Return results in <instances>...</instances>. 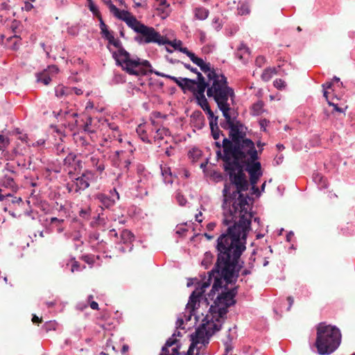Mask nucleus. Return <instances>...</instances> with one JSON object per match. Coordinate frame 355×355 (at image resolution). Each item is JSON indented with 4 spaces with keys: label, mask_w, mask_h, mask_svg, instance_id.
Listing matches in <instances>:
<instances>
[{
    "label": "nucleus",
    "mask_w": 355,
    "mask_h": 355,
    "mask_svg": "<svg viewBox=\"0 0 355 355\" xmlns=\"http://www.w3.org/2000/svg\"><path fill=\"white\" fill-rule=\"evenodd\" d=\"M225 232L216 240L217 258L214 267L208 272V278L204 282L209 285L214 279L209 297L212 298L216 292L223 288L224 282L234 285L243 267L244 261H240L241 256L246 250V240L251 230V223H232L227 225Z\"/></svg>",
    "instance_id": "1"
},
{
    "label": "nucleus",
    "mask_w": 355,
    "mask_h": 355,
    "mask_svg": "<svg viewBox=\"0 0 355 355\" xmlns=\"http://www.w3.org/2000/svg\"><path fill=\"white\" fill-rule=\"evenodd\" d=\"M224 170L227 173L230 183H225L223 189V223L229 225L232 223H252L253 213L251 211L249 201L252 199L247 191L249 183L243 173L241 165L236 161L224 162Z\"/></svg>",
    "instance_id": "2"
},
{
    "label": "nucleus",
    "mask_w": 355,
    "mask_h": 355,
    "mask_svg": "<svg viewBox=\"0 0 355 355\" xmlns=\"http://www.w3.org/2000/svg\"><path fill=\"white\" fill-rule=\"evenodd\" d=\"M223 151L216 150V157L224 162H232L248 159H258L257 150L254 142L246 138V130H243L239 135L230 139L224 137L223 139Z\"/></svg>",
    "instance_id": "3"
},
{
    "label": "nucleus",
    "mask_w": 355,
    "mask_h": 355,
    "mask_svg": "<svg viewBox=\"0 0 355 355\" xmlns=\"http://www.w3.org/2000/svg\"><path fill=\"white\" fill-rule=\"evenodd\" d=\"M227 284L223 285L225 291L218 295L209 308V314L202 320L200 324H205L204 328L207 331H214V334L221 329L225 322L227 309L236 303L234 297L237 293V286L228 290Z\"/></svg>",
    "instance_id": "4"
},
{
    "label": "nucleus",
    "mask_w": 355,
    "mask_h": 355,
    "mask_svg": "<svg viewBox=\"0 0 355 355\" xmlns=\"http://www.w3.org/2000/svg\"><path fill=\"white\" fill-rule=\"evenodd\" d=\"M205 324H200L195 332L190 335L191 345L186 353L179 352L180 346L178 345V340L173 338L167 339L162 347L159 355H200L205 353V349L209 343L210 338L214 335V331H207L204 328Z\"/></svg>",
    "instance_id": "5"
},
{
    "label": "nucleus",
    "mask_w": 355,
    "mask_h": 355,
    "mask_svg": "<svg viewBox=\"0 0 355 355\" xmlns=\"http://www.w3.org/2000/svg\"><path fill=\"white\" fill-rule=\"evenodd\" d=\"M109 44H112L118 49L116 51H112V57L116 64L121 66L123 70L130 75L144 76L151 67L150 63L146 60H141L137 56L131 58L130 54L123 47L121 42L119 39L110 40Z\"/></svg>",
    "instance_id": "6"
},
{
    "label": "nucleus",
    "mask_w": 355,
    "mask_h": 355,
    "mask_svg": "<svg viewBox=\"0 0 355 355\" xmlns=\"http://www.w3.org/2000/svg\"><path fill=\"white\" fill-rule=\"evenodd\" d=\"M341 333L335 326L320 322L317 326L315 347L321 355L333 353L340 345Z\"/></svg>",
    "instance_id": "7"
},
{
    "label": "nucleus",
    "mask_w": 355,
    "mask_h": 355,
    "mask_svg": "<svg viewBox=\"0 0 355 355\" xmlns=\"http://www.w3.org/2000/svg\"><path fill=\"white\" fill-rule=\"evenodd\" d=\"M234 97V92H227L221 95L213 97L217 104L218 109L222 112L225 118L223 121L220 123V127L224 130H229L230 139L239 135L243 130H247V128L240 121L232 118L230 111L231 110L230 104L228 103L229 98Z\"/></svg>",
    "instance_id": "8"
},
{
    "label": "nucleus",
    "mask_w": 355,
    "mask_h": 355,
    "mask_svg": "<svg viewBox=\"0 0 355 355\" xmlns=\"http://www.w3.org/2000/svg\"><path fill=\"white\" fill-rule=\"evenodd\" d=\"M200 69L205 73L211 83L207 90V95L209 98H213L225 93L232 92L234 90L228 86L227 78L223 73H218L211 67L210 63L205 62Z\"/></svg>",
    "instance_id": "9"
},
{
    "label": "nucleus",
    "mask_w": 355,
    "mask_h": 355,
    "mask_svg": "<svg viewBox=\"0 0 355 355\" xmlns=\"http://www.w3.org/2000/svg\"><path fill=\"white\" fill-rule=\"evenodd\" d=\"M68 175L70 181L66 184V189L71 193H80L89 187L91 182L96 180V173L89 169L85 170L78 177H76L71 170L69 171Z\"/></svg>",
    "instance_id": "10"
},
{
    "label": "nucleus",
    "mask_w": 355,
    "mask_h": 355,
    "mask_svg": "<svg viewBox=\"0 0 355 355\" xmlns=\"http://www.w3.org/2000/svg\"><path fill=\"white\" fill-rule=\"evenodd\" d=\"M193 280L197 282L196 288L189 297V302L185 308V311L181 315L182 317H183L184 320H185L186 321L191 320L192 316L194 315L196 304L199 302V298L205 293V288L209 286V282L202 281L201 282L196 278L193 279Z\"/></svg>",
    "instance_id": "11"
},
{
    "label": "nucleus",
    "mask_w": 355,
    "mask_h": 355,
    "mask_svg": "<svg viewBox=\"0 0 355 355\" xmlns=\"http://www.w3.org/2000/svg\"><path fill=\"white\" fill-rule=\"evenodd\" d=\"M139 35L135 37V40L139 44L155 43L159 45L171 44V41L156 31L153 27L148 26L144 24L139 33Z\"/></svg>",
    "instance_id": "12"
},
{
    "label": "nucleus",
    "mask_w": 355,
    "mask_h": 355,
    "mask_svg": "<svg viewBox=\"0 0 355 355\" xmlns=\"http://www.w3.org/2000/svg\"><path fill=\"white\" fill-rule=\"evenodd\" d=\"M13 175H2L0 177V201H3L16 193L19 187Z\"/></svg>",
    "instance_id": "13"
},
{
    "label": "nucleus",
    "mask_w": 355,
    "mask_h": 355,
    "mask_svg": "<svg viewBox=\"0 0 355 355\" xmlns=\"http://www.w3.org/2000/svg\"><path fill=\"white\" fill-rule=\"evenodd\" d=\"M95 199L97 200L100 207L103 209H111L116 203V200H119V193L116 189L110 190V195L103 193H98L95 195Z\"/></svg>",
    "instance_id": "14"
},
{
    "label": "nucleus",
    "mask_w": 355,
    "mask_h": 355,
    "mask_svg": "<svg viewBox=\"0 0 355 355\" xmlns=\"http://www.w3.org/2000/svg\"><path fill=\"white\" fill-rule=\"evenodd\" d=\"M133 159V150L130 149L128 151L125 150H116L114 154V161L118 166L123 169L124 171L128 172L130 166Z\"/></svg>",
    "instance_id": "15"
},
{
    "label": "nucleus",
    "mask_w": 355,
    "mask_h": 355,
    "mask_svg": "<svg viewBox=\"0 0 355 355\" xmlns=\"http://www.w3.org/2000/svg\"><path fill=\"white\" fill-rule=\"evenodd\" d=\"M120 243L116 246V248L121 252L124 253L130 252L132 250L134 241V234L128 230H123L120 235Z\"/></svg>",
    "instance_id": "16"
},
{
    "label": "nucleus",
    "mask_w": 355,
    "mask_h": 355,
    "mask_svg": "<svg viewBox=\"0 0 355 355\" xmlns=\"http://www.w3.org/2000/svg\"><path fill=\"white\" fill-rule=\"evenodd\" d=\"M153 175L150 173H145L143 175L138 176L137 182L135 188L140 196L148 195L147 189L152 181Z\"/></svg>",
    "instance_id": "17"
},
{
    "label": "nucleus",
    "mask_w": 355,
    "mask_h": 355,
    "mask_svg": "<svg viewBox=\"0 0 355 355\" xmlns=\"http://www.w3.org/2000/svg\"><path fill=\"white\" fill-rule=\"evenodd\" d=\"M88 162L90 165L96 168V171L99 174H101L105 168V157L99 154L92 153L89 157Z\"/></svg>",
    "instance_id": "18"
},
{
    "label": "nucleus",
    "mask_w": 355,
    "mask_h": 355,
    "mask_svg": "<svg viewBox=\"0 0 355 355\" xmlns=\"http://www.w3.org/2000/svg\"><path fill=\"white\" fill-rule=\"evenodd\" d=\"M64 166L71 168L74 171H81L83 162L77 159V155L74 153H69L63 160Z\"/></svg>",
    "instance_id": "19"
},
{
    "label": "nucleus",
    "mask_w": 355,
    "mask_h": 355,
    "mask_svg": "<svg viewBox=\"0 0 355 355\" xmlns=\"http://www.w3.org/2000/svg\"><path fill=\"white\" fill-rule=\"evenodd\" d=\"M245 171L249 175H262L261 166L259 162L257 159H248L245 161Z\"/></svg>",
    "instance_id": "20"
},
{
    "label": "nucleus",
    "mask_w": 355,
    "mask_h": 355,
    "mask_svg": "<svg viewBox=\"0 0 355 355\" xmlns=\"http://www.w3.org/2000/svg\"><path fill=\"white\" fill-rule=\"evenodd\" d=\"M123 21H124L126 24L137 33H139L142 27L144 26V24L137 20V18L134 16L123 18Z\"/></svg>",
    "instance_id": "21"
},
{
    "label": "nucleus",
    "mask_w": 355,
    "mask_h": 355,
    "mask_svg": "<svg viewBox=\"0 0 355 355\" xmlns=\"http://www.w3.org/2000/svg\"><path fill=\"white\" fill-rule=\"evenodd\" d=\"M234 54L236 58L241 62H245L250 54L249 48L243 43H241L237 48Z\"/></svg>",
    "instance_id": "22"
},
{
    "label": "nucleus",
    "mask_w": 355,
    "mask_h": 355,
    "mask_svg": "<svg viewBox=\"0 0 355 355\" xmlns=\"http://www.w3.org/2000/svg\"><path fill=\"white\" fill-rule=\"evenodd\" d=\"M178 83L177 84L182 90L187 89L189 91L194 90V85L196 83V80L190 79L188 78H178Z\"/></svg>",
    "instance_id": "23"
},
{
    "label": "nucleus",
    "mask_w": 355,
    "mask_h": 355,
    "mask_svg": "<svg viewBox=\"0 0 355 355\" xmlns=\"http://www.w3.org/2000/svg\"><path fill=\"white\" fill-rule=\"evenodd\" d=\"M73 94V89L70 87H65L62 85H59L55 87V95L58 98L68 97Z\"/></svg>",
    "instance_id": "24"
},
{
    "label": "nucleus",
    "mask_w": 355,
    "mask_h": 355,
    "mask_svg": "<svg viewBox=\"0 0 355 355\" xmlns=\"http://www.w3.org/2000/svg\"><path fill=\"white\" fill-rule=\"evenodd\" d=\"M157 2L156 9L161 12L163 15L162 17L165 18L170 13V5L167 3L166 0H155Z\"/></svg>",
    "instance_id": "25"
},
{
    "label": "nucleus",
    "mask_w": 355,
    "mask_h": 355,
    "mask_svg": "<svg viewBox=\"0 0 355 355\" xmlns=\"http://www.w3.org/2000/svg\"><path fill=\"white\" fill-rule=\"evenodd\" d=\"M161 173L163 177V181L165 184H171L173 182V175L171 168L164 165L160 166Z\"/></svg>",
    "instance_id": "26"
},
{
    "label": "nucleus",
    "mask_w": 355,
    "mask_h": 355,
    "mask_svg": "<svg viewBox=\"0 0 355 355\" xmlns=\"http://www.w3.org/2000/svg\"><path fill=\"white\" fill-rule=\"evenodd\" d=\"M99 27L101 29V34L102 37L107 40L108 42L112 40H113L114 35L113 33L109 31L107 26L105 24L103 19H101V23H99Z\"/></svg>",
    "instance_id": "27"
},
{
    "label": "nucleus",
    "mask_w": 355,
    "mask_h": 355,
    "mask_svg": "<svg viewBox=\"0 0 355 355\" xmlns=\"http://www.w3.org/2000/svg\"><path fill=\"white\" fill-rule=\"evenodd\" d=\"M313 180L320 189H326L328 187L327 179L319 173H314L313 174Z\"/></svg>",
    "instance_id": "28"
},
{
    "label": "nucleus",
    "mask_w": 355,
    "mask_h": 355,
    "mask_svg": "<svg viewBox=\"0 0 355 355\" xmlns=\"http://www.w3.org/2000/svg\"><path fill=\"white\" fill-rule=\"evenodd\" d=\"M214 123L210 121L209 126L211 130V134L214 139L217 140L219 139L220 135L224 136L223 132L219 129L218 125V122L216 121V119L214 120Z\"/></svg>",
    "instance_id": "29"
},
{
    "label": "nucleus",
    "mask_w": 355,
    "mask_h": 355,
    "mask_svg": "<svg viewBox=\"0 0 355 355\" xmlns=\"http://www.w3.org/2000/svg\"><path fill=\"white\" fill-rule=\"evenodd\" d=\"M37 82L42 83L44 85H48L51 81V78L50 77L49 72L46 70L41 73H38L36 74Z\"/></svg>",
    "instance_id": "30"
},
{
    "label": "nucleus",
    "mask_w": 355,
    "mask_h": 355,
    "mask_svg": "<svg viewBox=\"0 0 355 355\" xmlns=\"http://www.w3.org/2000/svg\"><path fill=\"white\" fill-rule=\"evenodd\" d=\"M192 117L195 119V126L199 129H201L205 125V116L200 111L195 112Z\"/></svg>",
    "instance_id": "31"
},
{
    "label": "nucleus",
    "mask_w": 355,
    "mask_h": 355,
    "mask_svg": "<svg viewBox=\"0 0 355 355\" xmlns=\"http://www.w3.org/2000/svg\"><path fill=\"white\" fill-rule=\"evenodd\" d=\"M194 13L196 19L205 20L208 17L209 12L207 8L200 7L195 9Z\"/></svg>",
    "instance_id": "32"
},
{
    "label": "nucleus",
    "mask_w": 355,
    "mask_h": 355,
    "mask_svg": "<svg viewBox=\"0 0 355 355\" xmlns=\"http://www.w3.org/2000/svg\"><path fill=\"white\" fill-rule=\"evenodd\" d=\"M197 85V89L194 87V90L191 91L193 94V96L195 98L205 96V92L206 89H207L208 87L210 86V84H196Z\"/></svg>",
    "instance_id": "33"
},
{
    "label": "nucleus",
    "mask_w": 355,
    "mask_h": 355,
    "mask_svg": "<svg viewBox=\"0 0 355 355\" xmlns=\"http://www.w3.org/2000/svg\"><path fill=\"white\" fill-rule=\"evenodd\" d=\"M3 175L7 174L8 175H13L17 178L18 173L15 171V166L10 163H6L2 170Z\"/></svg>",
    "instance_id": "34"
},
{
    "label": "nucleus",
    "mask_w": 355,
    "mask_h": 355,
    "mask_svg": "<svg viewBox=\"0 0 355 355\" xmlns=\"http://www.w3.org/2000/svg\"><path fill=\"white\" fill-rule=\"evenodd\" d=\"M276 73L277 70L275 68H267L263 71L261 74V79L265 82H268L272 78L273 74Z\"/></svg>",
    "instance_id": "35"
},
{
    "label": "nucleus",
    "mask_w": 355,
    "mask_h": 355,
    "mask_svg": "<svg viewBox=\"0 0 355 355\" xmlns=\"http://www.w3.org/2000/svg\"><path fill=\"white\" fill-rule=\"evenodd\" d=\"M214 259V256L211 252H206L204 254V258L201 263L207 269L211 266Z\"/></svg>",
    "instance_id": "36"
},
{
    "label": "nucleus",
    "mask_w": 355,
    "mask_h": 355,
    "mask_svg": "<svg viewBox=\"0 0 355 355\" xmlns=\"http://www.w3.org/2000/svg\"><path fill=\"white\" fill-rule=\"evenodd\" d=\"M237 10L239 14L241 15H248L250 13L249 5L245 1H239Z\"/></svg>",
    "instance_id": "37"
},
{
    "label": "nucleus",
    "mask_w": 355,
    "mask_h": 355,
    "mask_svg": "<svg viewBox=\"0 0 355 355\" xmlns=\"http://www.w3.org/2000/svg\"><path fill=\"white\" fill-rule=\"evenodd\" d=\"M45 171L46 173L50 175L52 172L55 173H59L61 172V166L59 164H55V163L49 164L45 167Z\"/></svg>",
    "instance_id": "38"
},
{
    "label": "nucleus",
    "mask_w": 355,
    "mask_h": 355,
    "mask_svg": "<svg viewBox=\"0 0 355 355\" xmlns=\"http://www.w3.org/2000/svg\"><path fill=\"white\" fill-rule=\"evenodd\" d=\"M53 114L57 119H58L59 117L61 118L62 116L69 118V117H76L78 116V114L76 112H71L69 111H62V110H60L58 112L53 111Z\"/></svg>",
    "instance_id": "39"
},
{
    "label": "nucleus",
    "mask_w": 355,
    "mask_h": 355,
    "mask_svg": "<svg viewBox=\"0 0 355 355\" xmlns=\"http://www.w3.org/2000/svg\"><path fill=\"white\" fill-rule=\"evenodd\" d=\"M137 132L139 135V136L140 137L141 139L144 142L147 143V144L151 143L146 135V131L144 130V129L143 128V127L141 125L138 126V128H137Z\"/></svg>",
    "instance_id": "40"
},
{
    "label": "nucleus",
    "mask_w": 355,
    "mask_h": 355,
    "mask_svg": "<svg viewBox=\"0 0 355 355\" xmlns=\"http://www.w3.org/2000/svg\"><path fill=\"white\" fill-rule=\"evenodd\" d=\"M88 8L92 14L98 18L99 23H101V19L103 18L98 7L92 2L88 4Z\"/></svg>",
    "instance_id": "41"
},
{
    "label": "nucleus",
    "mask_w": 355,
    "mask_h": 355,
    "mask_svg": "<svg viewBox=\"0 0 355 355\" xmlns=\"http://www.w3.org/2000/svg\"><path fill=\"white\" fill-rule=\"evenodd\" d=\"M195 98L196 100L198 105L199 106H200V107L203 110L208 109V107H209V105L208 103V101H207L205 96H199V97H197Z\"/></svg>",
    "instance_id": "42"
},
{
    "label": "nucleus",
    "mask_w": 355,
    "mask_h": 355,
    "mask_svg": "<svg viewBox=\"0 0 355 355\" xmlns=\"http://www.w3.org/2000/svg\"><path fill=\"white\" fill-rule=\"evenodd\" d=\"M99 256H94L93 254H85L82 256V259L89 265L93 266L96 259H98Z\"/></svg>",
    "instance_id": "43"
},
{
    "label": "nucleus",
    "mask_w": 355,
    "mask_h": 355,
    "mask_svg": "<svg viewBox=\"0 0 355 355\" xmlns=\"http://www.w3.org/2000/svg\"><path fill=\"white\" fill-rule=\"evenodd\" d=\"M169 133H170V132L168 128H158L156 130L157 135L155 137V138L162 140L164 139V136L169 135Z\"/></svg>",
    "instance_id": "44"
},
{
    "label": "nucleus",
    "mask_w": 355,
    "mask_h": 355,
    "mask_svg": "<svg viewBox=\"0 0 355 355\" xmlns=\"http://www.w3.org/2000/svg\"><path fill=\"white\" fill-rule=\"evenodd\" d=\"M175 199L180 206H184L187 202V200L185 198V197L180 191H176Z\"/></svg>",
    "instance_id": "45"
},
{
    "label": "nucleus",
    "mask_w": 355,
    "mask_h": 355,
    "mask_svg": "<svg viewBox=\"0 0 355 355\" xmlns=\"http://www.w3.org/2000/svg\"><path fill=\"white\" fill-rule=\"evenodd\" d=\"M212 27L217 31H220L223 27L222 21L219 17H214L211 22Z\"/></svg>",
    "instance_id": "46"
},
{
    "label": "nucleus",
    "mask_w": 355,
    "mask_h": 355,
    "mask_svg": "<svg viewBox=\"0 0 355 355\" xmlns=\"http://www.w3.org/2000/svg\"><path fill=\"white\" fill-rule=\"evenodd\" d=\"M135 8H142L145 10L148 9V3L146 0H132Z\"/></svg>",
    "instance_id": "47"
},
{
    "label": "nucleus",
    "mask_w": 355,
    "mask_h": 355,
    "mask_svg": "<svg viewBox=\"0 0 355 355\" xmlns=\"http://www.w3.org/2000/svg\"><path fill=\"white\" fill-rule=\"evenodd\" d=\"M57 327V323L55 321H49L46 322L43 328L45 329L46 331H49L51 330H55Z\"/></svg>",
    "instance_id": "48"
},
{
    "label": "nucleus",
    "mask_w": 355,
    "mask_h": 355,
    "mask_svg": "<svg viewBox=\"0 0 355 355\" xmlns=\"http://www.w3.org/2000/svg\"><path fill=\"white\" fill-rule=\"evenodd\" d=\"M90 215H91L90 208L82 209L79 211V216L85 220H89L90 218Z\"/></svg>",
    "instance_id": "49"
},
{
    "label": "nucleus",
    "mask_w": 355,
    "mask_h": 355,
    "mask_svg": "<svg viewBox=\"0 0 355 355\" xmlns=\"http://www.w3.org/2000/svg\"><path fill=\"white\" fill-rule=\"evenodd\" d=\"M109 8L110 11L116 17L118 14H121V10L112 3L111 0H109Z\"/></svg>",
    "instance_id": "50"
},
{
    "label": "nucleus",
    "mask_w": 355,
    "mask_h": 355,
    "mask_svg": "<svg viewBox=\"0 0 355 355\" xmlns=\"http://www.w3.org/2000/svg\"><path fill=\"white\" fill-rule=\"evenodd\" d=\"M9 144V140L7 137L0 135V150L4 149Z\"/></svg>",
    "instance_id": "51"
},
{
    "label": "nucleus",
    "mask_w": 355,
    "mask_h": 355,
    "mask_svg": "<svg viewBox=\"0 0 355 355\" xmlns=\"http://www.w3.org/2000/svg\"><path fill=\"white\" fill-rule=\"evenodd\" d=\"M207 114L208 115V119L210 121L214 122V120L216 119V121L218 122V116H216L212 112V110L210 109V107H208V109H206L204 110Z\"/></svg>",
    "instance_id": "52"
},
{
    "label": "nucleus",
    "mask_w": 355,
    "mask_h": 355,
    "mask_svg": "<svg viewBox=\"0 0 355 355\" xmlns=\"http://www.w3.org/2000/svg\"><path fill=\"white\" fill-rule=\"evenodd\" d=\"M273 85L278 89H282L286 87L285 82L282 79H276L273 82Z\"/></svg>",
    "instance_id": "53"
},
{
    "label": "nucleus",
    "mask_w": 355,
    "mask_h": 355,
    "mask_svg": "<svg viewBox=\"0 0 355 355\" xmlns=\"http://www.w3.org/2000/svg\"><path fill=\"white\" fill-rule=\"evenodd\" d=\"M196 74H197V80L196 84H210L209 80L208 82L205 81L204 76L202 75L200 72L198 71V72L196 73Z\"/></svg>",
    "instance_id": "54"
},
{
    "label": "nucleus",
    "mask_w": 355,
    "mask_h": 355,
    "mask_svg": "<svg viewBox=\"0 0 355 355\" xmlns=\"http://www.w3.org/2000/svg\"><path fill=\"white\" fill-rule=\"evenodd\" d=\"M261 176V175H259V174L258 175H250V182L251 185L253 186L254 187H255V184H257V182Z\"/></svg>",
    "instance_id": "55"
},
{
    "label": "nucleus",
    "mask_w": 355,
    "mask_h": 355,
    "mask_svg": "<svg viewBox=\"0 0 355 355\" xmlns=\"http://www.w3.org/2000/svg\"><path fill=\"white\" fill-rule=\"evenodd\" d=\"M261 107H262L261 103H254L252 106L254 114L259 115L260 113V110L261 109Z\"/></svg>",
    "instance_id": "56"
},
{
    "label": "nucleus",
    "mask_w": 355,
    "mask_h": 355,
    "mask_svg": "<svg viewBox=\"0 0 355 355\" xmlns=\"http://www.w3.org/2000/svg\"><path fill=\"white\" fill-rule=\"evenodd\" d=\"M184 318L183 317H182V315H180L178 319H177V321H176V323H175V325H176V329H184V327H182V325L184 324Z\"/></svg>",
    "instance_id": "57"
},
{
    "label": "nucleus",
    "mask_w": 355,
    "mask_h": 355,
    "mask_svg": "<svg viewBox=\"0 0 355 355\" xmlns=\"http://www.w3.org/2000/svg\"><path fill=\"white\" fill-rule=\"evenodd\" d=\"M265 62H266V59L262 55H259L258 57H257V58L255 60L256 65L258 66L259 67H262V65L264 64Z\"/></svg>",
    "instance_id": "58"
},
{
    "label": "nucleus",
    "mask_w": 355,
    "mask_h": 355,
    "mask_svg": "<svg viewBox=\"0 0 355 355\" xmlns=\"http://www.w3.org/2000/svg\"><path fill=\"white\" fill-rule=\"evenodd\" d=\"M328 104L330 106L333 107V112H340V113H344V110L343 108L339 107L337 104L334 103H332L331 101H328Z\"/></svg>",
    "instance_id": "59"
},
{
    "label": "nucleus",
    "mask_w": 355,
    "mask_h": 355,
    "mask_svg": "<svg viewBox=\"0 0 355 355\" xmlns=\"http://www.w3.org/2000/svg\"><path fill=\"white\" fill-rule=\"evenodd\" d=\"M137 176L143 175L145 173H149L148 171H147L144 166L142 165H138L137 168Z\"/></svg>",
    "instance_id": "60"
},
{
    "label": "nucleus",
    "mask_w": 355,
    "mask_h": 355,
    "mask_svg": "<svg viewBox=\"0 0 355 355\" xmlns=\"http://www.w3.org/2000/svg\"><path fill=\"white\" fill-rule=\"evenodd\" d=\"M130 16L131 15L128 11L121 10V14H118V15L116 17L123 20V18L130 17Z\"/></svg>",
    "instance_id": "61"
},
{
    "label": "nucleus",
    "mask_w": 355,
    "mask_h": 355,
    "mask_svg": "<svg viewBox=\"0 0 355 355\" xmlns=\"http://www.w3.org/2000/svg\"><path fill=\"white\" fill-rule=\"evenodd\" d=\"M184 67L187 69H189L190 71L196 73L198 72V69L195 67H193L190 64H188V63H184L182 62Z\"/></svg>",
    "instance_id": "62"
},
{
    "label": "nucleus",
    "mask_w": 355,
    "mask_h": 355,
    "mask_svg": "<svg viewBox=\"0 0 355 355\" xmlns=\"http://www.w3.org/2000/svg\"><path fill=\"white\" fill-rule=\"evenodd\" d=\"M33 8V5L28 1H26L24 3V6L22 8L23 10L26 11H31Z\"/></svg>",
    "instance_id": "63"
},
{
    "label": "nucleus",
    "mask_w": 355,
    "mask_h": 355,
    "mask_svg": "<svg viewBox=\"0 0 355 355\" xmlns=\"http://www.w3.org/2000/svg\"><path fill=\"white\" fill-rule=\"evenodd\" d=\"M194 64H196L197 66H198L199 67H200L204 63V60L200 58H198L197 57L195 60H193V62Z\"/></svg>",
    "instance_id": "64"
}]
</instances>
